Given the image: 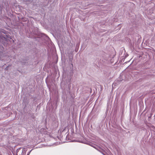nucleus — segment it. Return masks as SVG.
Returning a JSON list of instances; mask_svg holds the SVG:
<instances>
[{
	"mask_svg": "<svg viewBox=\"0 0 155 155\" xmlns=\"http://www.w3.org/2000/svg\"><path fill=\"white\" fill-rule=\"evenodd\" d=\"M42 38H47V36L45 35H43L42 37Z\"/></svg>",
	"mask_w": 155,
	"mask_h": 155,
	"instance_id": "obj_1",
	"label": "nucleus"
},
{
	"mask_svg": "<svg viewBox=\"0 0 155 155\" xmlns=\"http://www.w3.org/2000/svg\"><path fill=\"white\" fill-rule=\"evenodd\" d=\"M2 40H4V42H7L8 41V39H2Z\"/></svg>",
	"mask_w": 155,
	"mask_h": 155,
	"instance_id": "obj_2",
	"label": "nucleus"
},
{
	"mask_svg": "<svg viewBox=\"0 0 155 155\" xmlns=\"http://www.w3.org/2000/svg\"><path fill=\"white\" fill-rule=\"evenodd\" d=\"M31 150L27 154V155H29L30 152H31Z\"/></svg>",
	"mask_w": 155,
	"mask_h": 155,
	"instance_id": "obj_3",
	"label": "nucleus"
},
{
	"mask_svg": "<svg viewBox=\"0 0 155 155\" xmlns=\"http://www.w3.org/2000/svg\"><path fill=\"white\" fill-rule=\"evenodd\" d=\"M69 59H70V61H71V62L72 58H70Z\"/></svg>",
	"mask_w": 155,
	"mask_h": 155,
	"instance_id": "obj_4",
	"label": "nucleus"
},
{
	"mask_svg": "<svg viewBox=\"0 0 155 155\" xmlns=\"http://www.w3.org/2000/svg\"><path fill=\"white\" fill-rule=\"evenodd\" d=\"M66 129V128H65L64 130H63L62 132H63Z\"/></svg>",
	"mask_w": 155,
	"mask_h": 155,
	"instance_id": "obj_5",
	"label": "nucleus"
},
{
	"mask_svg": "<svg viewBox=\"0 0 155 155\" xmlns=\"http://www.w3.org/2000/svg\"><path fill=\"white\" fill-rule=\"evenodd\" d=\"M75 51H77V50H75Z\"/></svg>",
	"mask_w": 155,
	"mask_h": 155,
	"instance_id": "obj_6",
	"label": "nucleus"
},
{
	"mask_svg": "<svg viewBox=\"0 0 155 155\" xmlns=\"http://www.w3.org/2000/svg\"><path fill=\"white\" fill-rule=\"evenodd\" d=\"M75 51H77V50H75Z\"/></svg>",
	"mask_w": 155,
	"mask_h": 155,
	"instance_id": "obj_7",
	"label": "nucleus"
},
{
	"mask_svg": "<svg viewBox=\"0 0 155 155\" xmlns=\"http://www.w3.org/2000/svg\"><path fill=\"white\" fill-rule=\"evenodd\" d=\"M12 40H13V41L14 42V40H13V39H12Z\"/></svg>",
	"mask_w": 155,
	"mask_h": 155,
	"instance_id": "obj_8",
	"label": "nucleus"
},
{
	"mask_svg": "<svg viewBox=\"0 0 155 155\" xmlns=\"http://www.w3.org/2000/svg\"><path fill=\"white\" fill-rule=\"evenodd\" d=\"M71 64L72 65V66H73V64Z\"/></svg>",
	"mask_w": 155,
	"mask_h": 155,
	"instance_id": "obj_9",
	"label": "nucleus"
}]
</instances>
